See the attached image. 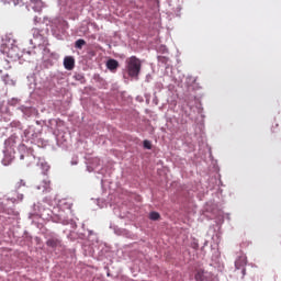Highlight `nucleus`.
I'll use <instances>...</instances> for the list:
<instances>
[{"instance_id": "1", "label": "nucleus", "mask_w": 281, "mask_h": 281, "mask_svg": "<svg viewBox=\"0 0 281 281\" xmlns=\"http://www.w3.org/2000/svg\"><path fill=\"white\" fill-rule=\"evenodd\" d=\"M127 74L130 78L135 80L139 79V72L142 71V60L135 56H131L126 59Z\"/></svg>"}, {"instance_id": "2", "label": "nucleus", "mask_w": 281, "mask_h": 281, "mask_svg": "<svg viewBox=\"0 0 281 281\" xmlns=\"http://www.w3.org/2000/svg\"><path fill=\"white\" fill-rule=\"evenodd\" d=\"M37 190H42V192H45L46 194L48 192H52V180H49V177H45L40 186H37Z\"/></svg>"}, {"instance_id": "3", "label": "nucleus", "mask_w": 281, "mask_h": 281, "mask_svg": "<svg viewBox=\"0 0 281 281\" xmlns=\"http://www.w3.org/2000/svg\"><path fill=\"white\" fill-rule=\"evenodd\" d=\"M47 247H52V249H56V247H63V240L58 237H49L46 240Z\"/></svg>"}, {"instance_id": "4", "label": "nucleus", "mask_w": 281, "mask_h": 281, "mask_svg": "<svg viewBox=\"0 0 281 281\" xmlns=\"http://www.w3.org/2000/svg\"><path fill=\"white\" fill-rule=\"evenodd\" d=\"M64 67L67 71H71L76 67V59L72 56H66L64 58Z\"/></svg>"}, {"instance_id": "5", "label": "nucleus", "mask_w": 281, "mask_h": 281, "mask_svg": "<svg viewBox=\"0 0 281 281\" xmlns=\"http://www.w3.org/2000/svg\"><path fill=\"white\" fill-rule=\"evenodd\" d=\"M30 5L34 12L43 11V0H30Z\"/></svg>"}, {"instance_id": "6", "label": "nucleus", "mask_w": 281, "mask_h": 281, "mask_svg": "<svg viewBox=\"0 0 281 281\" xmlns=\"http://www.w3.org/2000/svg\"><path fill=\"white\" fill-rule=\"evenodd\" d=\"M105 65L112 74H115V71H117V67H120V61L116 59H109Z\"/></svg>"}, {"instance_id": "7", "label": "nucleus", "mask_w": 281, "mask_h": 281, "mask_svg": "<svg viewBox=\"0 0 281 281\" xmlns=\"http://www.w3.org/2000/svg\"><path fill=\"white\" fill-rule=\"evenodd\" d=\"M245 265H247V258H245V257H241V258H239L235 261V268L236 269H241L243 276H245V271H246L245 270Z\"/></svg>"}, {"instance_id": "8", "label": "nucleus", "mask_w": 281, "mask_h": 281, "mask_svg": "<svg viewBox=\"0 0 281 281\" xmlns=\"http://www.w3.org/2000/svg\"><path fill=\"white\" fill-rule=\"evenodd\" d=\"M195 281H210L207 276H205V271L203 270H198L195 276H194Z\"/></svg>"}, {"instance_id": "9", "label": "nucleus", "mask_w": 281, "mask_h": 281, "mask_svg": "<svg viewBox=\"0 0 281 281\" xmlns=\"http://www.w3.org/2000/svg\"><path fill=\"white\" fill-rule=\"evenodd\" d=\"M2 81L4 82V85L14 86V80H12V78H10V75L8 74L2 76Z\"/></svg>"}, {"instance_id": "10", "label": "nucleus", "mask_w": 281, "mask_h": 281, "mask_svg": "<svg viewBox=\"0 0 281 281\" xmlns=\"http://www.w3.org/2000/svg\"><path fill=\"white\" fill-rule=\"evenodd\" d=\"M85 45H87V42L82 38L77 40L75 43L76 49H82V47H85Z\"/></svg>"}, {"instance_id": "11", "label": "nucleus", "mask_w": 281, "mask_h": 281, "mask_svg": "<svg viewBox=\"0 0 281 281\" xmlns=\"http://www.w3.org/2000/svg\"><path fill=\"white\" fill-rule=\"evenodd\" d=\"M13 159H14V157L5 155L4 158L2 159L3 166H10V164H12Z\"/></svg>"}, {"instance_id": "12", "label": "nucleus", "mask_w": 281, "mask_h": 281, "mask_svg": "<svg viewBox=\"0 0 281 281\" xmlns=\"http://www.w3.org/2000/svg\"><path fill=\"white\" fill-rule=\"evenodd\" d=\"M149 218H150V221H159L160 215H159V213H157V212H151V213L149 214Z\"/></svg>"}, {"instance_id": "13", "label": "nucleus", "mask_w": 281, "mask_h": 281, "mask_svg": "<svg viewBox=\"0 0 281 281\" xmlns=\"http://www.w3.org/2000/svg\"><path fill=\"white\" fill-rule=\"evenodd\" d=\"M143 146L147 150H150L153 148V144L150 143V140H144Z\"/></svg>"}, {"instance_id": "14", "label": "nucleus", "mask_w": 281, "mask_h": 281, "mask_svg": "<svg viewBox=\"0 0 281 281\" xmlns=\"http://www.w3.org/2000/svg\"><path fill=\"white\" fill-rule=\"evenodd\" d=\"M19 1H22V0H7V3H14V5H16Z\"/></svg>"}, {"instance_id": "15", "label": "nucleus", "mask_w": 281, "mask_h": 281, "mask_svg": "<svg viewBox=\"0 0 281 281\" xmlns=\"http://www.w3.org/2000/svg\"><path fill=\"white\" fill-rule=\"evenodd\" d=\"M20 159H25V156L21 155V156H20Z\"/></svg>"}, {"instance_id": "16", "label": "nucleus", "mask_w": 281, "mask_h": 281, "mask_svg": "<svg viewBox=\"0 0 281 281\" xmlns=\"http://www.w3.org/2000/svg\"><path fill=\"white\" fill-rule=\"evenodd\" d=\"M0 74H3V70L0 69Z\"/></svg>"}, {"instance_id": "17", "label": "nucleus", "mask_w": 281, "mask_h": 281, "mask_svg": "<svg viewBox=\"0 0 281 281\" xmlns=\"http://www.w3.org/2000/svg\"><path fill=\"white\" fill-rule=\"evenodd\" d=\"M196 247H199V245H195L194 248L196 249Z\"/></svg>"}, {"instance_id": "18", "label": "nucleus", "mask_w": 281, "mask_h": 281, "mask_svg": "<svg viewBox=\"0 0 281 281\" xmlns=\"http://www.w3.org/2000/svg\"><path fill=\"white\" fill-rule=\"evenodd\" d=\"M2 49V47L0 46V50Z\"/></svg>"}]
</instances>
